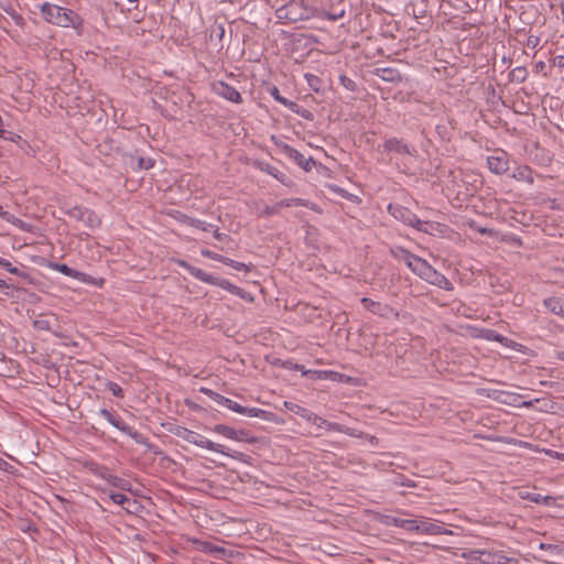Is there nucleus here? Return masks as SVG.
I'll use <instances>...</instances> for the list:
<instances>
[{
    "label": "nucleus",
    "instance_id": "f257e3e1",
    "mask_svg": "<svg viewBox=\"0 0 564 564\" xmlns=\"http://www.w3.org/2000/svg\"><path fill=\"white\" fill-rule=\"evenodd\" d=\"M391 253L395 259L403 261L414 274L427 283L444 290L453 289L452 282L444 274L435 270L426 260L412 254L403 248L393 249Z\"/></svg>",
    "mask_w": 564,
    "mask_h": 564
},
{
    "label": "nucleus",
    "instance_id": "f03ea898",
    "mask_svg": "<svg viewBox=\"0 0 564 564\" xmlns=\"http://www.w3.org/2000/svg\"><path fill=\"white\" fill-rule=\"evenodd\" d=\"M41 14L47 23L61 28H74L79 31L84 25L83 19L75 11L54 3H43Z\"/></svg>",
    "mask_w": 564,
    "mask_h": 564
},
{
    "label": "nucleus",
    "instance_id": "7ed1b4c3",
    "mask_svg": "<svg viewBox=\"0 0 564 564\" xmlns=\"http://www.w3.org/2000/svg\"><path fill=\"white\" fill-rule=\"evenodd\" d=\"M278 15L280 19H285L289 22H293V23L303 21V20H308L313 17H319V18L335 21L337 19L343 18L344 11H341L337 15H330L325 12L318 13L317 10L305 4L304 2L291 1L290 3H288L286 6H284L283 8H280L278 10Z\"/></svg>",
    "mask_w": 564,
    "mask_h": 564
},
{
    "label": "nucleus",
    "instance_id": "20e7f679",
    "mask_svg": "<svg viewBox=\"0 0 564 564\" xmlns=\"http://www.w3.org/2000/svg\"><path fill=\"white\" fill-rule=\"evenodd\" d=\"M174 434L188 443L197 445L198 447L206 448L208 451L219 453L226 456H230L232 458L237 457V453L229 454L228 452L225 451L224 445L214 443L210 440L204 437L203 435L193 432L186 427L178 426L177 429H175Z\"/></svg>",
    "mask_w": 564,
    "mask_h": 564
},
{
    "label": "nucleus",
    "instance_id": "39448f33",
    "mask_svg": "<svg viewBox=\"0 0 564 564\" xmlns=\"http://www.w3.org/2000/svg\"><path fill=\"white\" fill-rule=\"evenodd\" d=\"M391 523L406 531H417L424 534L436 535L445 533L440 523L429 520L393 518Z\"/></svg>",
    "mask_w": 564,
    "mask_h": 564
},
{
    "label": "nucleus",
    "instance_id": "423d86ee",
    "mask_svg": "<svg viewBox=\"0 0 564 564\" xmlns=\"http://www.w3.org/2000/svg\"><path fill=\"white\" fill-rule=\"evenodd\" d=\"M361 303L366 310L372 314L379 315L384 318H399V312L388 304L372 301L368 297H362Z\"/></svg>",
    "mask_w": 564,
    "mask_h": 564
},
{
    "label": "nucleus",
    "instance_id": "0eeeda50",
    "mask_svg": "<svg viewBox=\"0 0 564 564\" xmlns=\"http://www.w3.org/2000/svg\"><path fill=\"white\" fill-rule=\"evenodd\" d=\"M55 269L61 272L62 274L66 275V276H69V278H73L79 282H83V283H87V284H93V285H96L98 288H101L105 283V280L102 278H93L84 272H80V271H77L73 268H69L68 265L66 264H56L55 265Z\"/></svg>",
    "mask_w": 564,
    "mask_h": 564
},
{
    "label": "nucleus",
    "instance_id": "6e6552de",
    "mask_svg": "<svg viewBox=\"0 0 564 564\" xmlns=\"http://www.w3.org/2000/svg\"><path fill=\"white\" fill-rule=\"evenodd\" d=\"M297 370L301 371L302 376L311 377L316 380H330V381H346V376L334 370H312L305 369L303 366H297Z\"/></svg>",
    "mask_w": 564,
    "mask_h": 564
},
{
    "label": "nucleus",
    "instance_id": "1a4fd4ad",
    "mask_svg": "<svg viewBox=\"0 0 564 564\" xmlns=\"http://www.w3.org/2000/svg\"><path fill=\"white\" fill-rule=\"evenodd\" d=\"M213 91L228 100V101H231V102H235V104H240L242 102V97L240 95V93L232 86H230L229 84L225 83V82H216L213 84Z\"/></svg>",
    "mask_w": 564,
    "mask_h": 564
},
{
    "label": "nucleus",
    "instance_id": "9d476101",
    "mask_svg": "<svg viewBox=\"0 0 564 564\" xmlns=\"http://www.w3.org/2000/svg\"><path fill=\"white\" fill-rule=\"evenodd\" d=\"M489 170L495 174H503L509 169V158L505 151H496L487 158Z\"/></svg>",
    "mask_w": 564,
    "mask_h": 564
},
{
    "label": "nucleus",
    "instance_id": "9b49d317",
    "mask_svg": "<svg viewBox=\"0 0 564 564\" xmlns=\"http://www.w3.org/2000/svg\"><path fill=\"white\" fill-rule=\"evenodd\" d=\"M214 431L217 434L223 435L226 438L234 440L237 442H254L253 438H249L248 434L245 431H237L231 426L225 425V424H217L214 426Z\"/></svg>",
    "mask_w": 564,
    "mask_h": 564
},
{
    "label": "nucleus",
    "instance_id": "f8f14e48",
    "mask_svg": "<svg viewBox=\"0 0 564 564\" xmlns=\"http://www.w3.org/2000/svg\"><path fill=\"white\" fill-rule=\"evenodd\" d=\"M283 151L289 159L293 160L305 171H310L312 169L314 162L311 158L306 159L300 151L289 145H285Z\"/></svg>",
    "mask_w": 564,
    "mask_h": 564
},
{
    "label": "nucleus",
    "instance_id": "ddd939ff",
    "mask_svg": "<svg viewBox=\"0 0 564 564\" xmlns=\"http://www.w3.org/2000/svg\"><path fill=\"white\" fill-rule=\"evenodd\" d=\"M75 213H76V216L79 217L80 220H83L87 226H89L91 228L98 227L101 224L100 217L95 212H93L90 209L78 208L75 210Z\"/></svg>",
    "mask_w": 564,
    "mask_h": 564
},
{
    "label": "nucleus",
    "instance_id": "4468645a",
    "mask_svg": "<svg viewBox=\"0 0 564 564\" xmlns=\"http://www.w3.org/2000/svg\"><path fill=\"white\" fill-rule=\"evenodd\" d=\"M285 405L293 412H295L296 414L307 419L308 421L313 422L314 424H317L318 426H323V425H328V423L318 417L317 415L311 413L310 411H307L306 409L297 405V404H291L289 405L288 403H285Z\"/></svg>",
    "mask_w": 564,
    "mask_h": 564
},
{
    "label": "nucleus",
    "instance_id": "2eb2a0df",
    "mask_svg": "<svg viewBox=\"0 0 564 564\" xmlns=\"http://www.w3.org/2000/svg\"><path fill=\"white\" fill-rule=\"evenodd\" d=\"M383 148H384V151L397 153V154H409L410 153L409 147L395 138L388 139L383 143Z\"/></svg>",
    "mask_w": 564,
    "mask_h": 564
},
{
    "label": "nucleus",
    "instance_id": "dca6fc26",
    "mask_svg": "<svg viewBox=\"0 0 564 564\" xmlns=\"http://www.w3.org/2000/svg\"><path fill=\"white\" fill-rule=\"evenodd\" d=\"M476 336L480 337V338H485L487 340L498 341L506 347H510V344L512 343L510 339L498 334L497 332H495L492 329H480Z\"/></svg>",
    "mask_w": 564,
    "mask_h": 564
},
{
    "label": "nucleus",
    "instance_id": "f3484780",
    "mask_svg": "<svg viewBox=\"0 0 564 564\" xmlns=\"http://www.w3.org/2000/svg\"><path fill=\"white\" fill-rule=\"evenodd\" d=\"M544 305L553 314L564 317V299L552 296L544 300Z\"/></svg>",
    "mask_w": 564,
    "mask_h": 564
},
{
    "label": "nucleus",
    "instance_id": "a211bd4d",
    "mask_svg": "<svg viewBox=\"0 0 564 564\" xmlns=\"http://www.w3.org/2000/svg\"><path fill=\"white\" fill-rule=\"evenodd\" d=\"M512 177L516 178L517 181H523L529 184H532L534 182L533 172L527 165L517 167L512 173Z\"/></svg>",
    "mask_w": 564,
    "mask_h": 564
},
{
    "label": "nucleus",
    "instance_id": "6ab92c4d",
    "mask_svg": "<svg viewBox=\"0 0 564 564\" xmlns=\"http://www.w3.org/2000/svg\"><path fill=\"white\" fill-rule=\"evenodd\" d=\"M202 254L206 258H209L212 260H216V261H220L225 264H228V265H231L234 267L235 269H240L242 267V263H239V262H235L234 260L231 259H228L219 253H216V252H213L208 249H203L202 250Z\"/></svg>",
    "mask_w": 564,
    "mask_h": 564
},
{
    "label": "nucleus",
    "instance_id": "aec40b11",
    "mask_svg": "<svg viewBox=\"0 0 564 564\" xmlns=\"http://www.w3.org/2000/svg\"><path fill=\"white\" fill-rule=\"evenodd\" d=\"M176 263L181 267H183L184 269H186L189 274H192L194 278L198 279L199 281H209L208 278H207V272L203 271L202 269H198V268H195L191 264H188L186 261L184 260H177Z\"/></svg>",
    "mask_w": 564,
    "mask_h": 564
},
{
    "label": "nucleus",
    "instance_id": "412c9836",
    "mask_svg": "<svg viewBox=\"0 0 564 564\" xmlns=\"http://www.w3.org/2000/svg\"><path fill=\"white\" fill-rule=\"evenodd\" d=\"M207 278L209 281H204L205 283H208V284H213V285H217L230 293L234 294V292H236V288L237 285L230 283L229 281L227 280H224V279H218V278H215L213 276L212 274L207 273Z\"/></svg>",
    "mask_w": 564,
    "mask_h": 564
},
{
    "label": "nucleus",
    "instance_id": "4be33fe9",
    "mask_svg": "<svg viewBox=\"0 0 564 564\" xmlns=\"http://www.w3.org/2000/svg\"><path fill=\"white\" fill-rule=\"evenodd\" d=\"M243 415L249 416V417H261L265 421H271L273 417L272 412H269V411H265L262 409H258V408H246V412Z\"/></svg>",
    "mask_w": 564,
    "mask_h": 564
},
{
    "label": "nucleus",
    "instance_id": "5701e85b",
    "mask_svg": "<svg viewBox=\"0 0 564 564\" xmlns=\"http://www.w3.org/2000/svg\"><path fill=\"white\" fill-rule=\"evenodd\" d=\"M520 497L523 499H528L530 501H533L535 503H543V505H550V501L553 500L550 496H542L540 494H533V492H520Z\"/></svg>",
    "mask_w": 564,
    "mask_h": 564
},
{
    "label": "nucleus",
    "instance_id": "b1692460",
    "mask_svg": "<svg viewBox=\"0 0 564 564\" xmlns=\"http://www.w3.org/2000/svg\"><path fill=\"white\" fill-rule=\"evenodd\" d=\"M193 544L195 545L196 550L206 552V553H215L218 552L219 549L209 542L206 541H199V540H193Z\"/></svg>",
    "mask_w": 564,
    "mask_h": 564
},
{
    "label": "nucleus",
    "instance_id": "393cba45",
    "mask_svg": "<svg viewBox=\"0 0 564 564\" xmlns=\"http://www.w3.org/2000/svg\"><path fill=\"white\" fill-rule=\"evenodd\" d=\"M280 206L292 207V206H306L305 202L301 198H290L282 200Z\"/></svg>",
    "mask_w": 564,
    "mask_h": 564
},
{
    "label": "nucleus",
    "instance_id": "a878e982",
    "mask_svg": "<svg viewBox=\"0 0 564 564\" xmlns=\"http://www.w3.org/2000/svg\"><path fill=\"white\" fill-rule=\"evenodd\" d=\"M139 169L149 170L154 166V160L151 158H141L138 162Z\"/></svg>",
    "mask_w": 564,
    "mask_h": 564
},
{
    "label": "nucleus",
    "instance_id": "bb28decb",
    "mask_svg": "<svg viewBox=\"0 0 564 564\" xmlns=\"http://www.w3.org/2000/svg\"><path fill=\"white\" fill-rule=\"evenodd\" d=\"M236 290L237 291L234 292L235 295L241 297L242 300H245L247 302H253V296L249 292L245 291L243 289H241L239 286H237Z\"/></svg>",
    "mask_w": 564,
    "mask_h": 564
},
{
    "label": "nucleus",
    "instance_id": "cd10ccee",
    "mask_svg": "<svg viewBox=\"0 0 564 564\" xmlns=\"http://www.w3.org/2000/svg\"><path fill=\"white\" fill-rule=\"evenodd\" d=\"M0 265L3 269L8 270L12 274H18L19 273L18 268L13 267L10 261H8L7 259H3L1 257H0Z\"/></svg>",
    "mask_w": 564,
    "mask_h": 564
},
{
    "label": "nucleus",
    "instance_id": "c85d7f7f",
    "mask_svg": "<svg viewBox=\"0 0 564 564\" xmlns=\"http://www.w3.org/2000/svg\"><path fill=\"white\" fill-rule=\"evenodd\" d=\"M272 96L274 97V99H275L278 102H280V104H282V105H284V106H286V107H292V106H294V102H291V101H289L286 98H284V97H282V96H280V95H279V91H278V89H276V88H274V89H273V91H272Z\"/></svg>",
    "mask_w": 564,
    "mask_h": 564
},
{
    "label": "nucleus",
    "instance_id": "c756f323",
    "mask_svg": "<svg viewBox=\"0 0 564 564\" xmlns=\"http://www.w3.org/2000/svg\"><path fill=\"white\" fill-rule=\"evenodd\" d=\"M108 389L112 392L113 395L119 397V398L123 397V391L118 383H116V382L108 383Z\"/></svg>",
    "mask_w": 564,
    "mask_h": 564
},
{
    "label": "nucleus",
    "instance_id": "7c9ffc66",
    "mask_svg": "<svg viewBox=\"0 0 564 564\" xmlns=\"http://www.w3.org/2000/svg\"><path fill=\"white\" fill-rule=\"evenodd\" d=\"M111 500L117 503V505H124L126 501H128V497L124 496L123 494H112L110 496Z\"/></svg>",
    "mask_w": 564,
    "mask_h": 564
},
{
    "label": "nucleus",
    "instance_id": "2f4dec72",
    "mask_svg": "<svg viewBox=\"0 0 564 564\" xmlns=\"http://www.w3.org/2000/svg\"><path fill=\"white\" fill-rule=\"evenodd\" d=\"M230 410L238 414L243 415L246 412V406H242L239 403H237L236 401H234Z\"/></svg>",
    "mask_w": 564,
    "mask_h": 564
},
{
    "label": "nucleus",
    "instance_id": "473e14b6",
    "mask_svg": "<svg viewBox=\"0 0 564 564\" xmlns=\"http://www.w3.org/2000/svg\"><path fill=\"white\" fill-rule=\"evenodd\" d=\"M412 218H413V217H412L411 215H409V217H408V218H404V219H403V221H404V223H408L409 225L414 226V227H416V228H419V229H422V227H421V226H422V223H421L420 220H417V219H416L415 221H413V219H412Z\"/></svg>",
    "mask_w": 564,
    "mask_h": 564
},
{
    "label": "nucleus",
    "instance_id": "72a5a7b5",
    "mask_svg": "<svg viewBox=\"0 0 564 564\" xmlns=\"http://www.w3.org/2000/svg\"><path fill=\"white\" fill-rule=\"evenodd\" d=\"M100 415L104 416L107 421H109L111 424L116 425L113 421V415L108 410H100Z\"/></svg>",
    "mask_w": 564,
    "mask_h": 564
},
{
    "label": "nucleus",
    "instance_id": "f704fd0d",
    "mask_svg": "<svg viewBox=\"0 0 564 564\" xmlns=\"http://www.w3.org/2000/svg\"><path fill=\"white\" fill-rule=\"evenodd\" d=\"M227 399H228V398H226V397H224V395H221V394H219V393H217V392L215 393V395H214V398H213V400H214L215 402H217L218 404H220V405H223V406L225 405V401H226Z\"/></svg>",
    "mask_w": 564,
    "mask_h": 564
},
{
    "label": "nucleus",
    "instance_id": "c9c22d12",
    "mask_svg": "<svg viewBox=\"0 0 564 564\" xmlns=\"http://www.w3.org/2000/svg\"><path fill=\"white\" fill-rule=\"evenodd\" d=\"M227 399H228V398H226V397H224V395H221V394H219V393H217V392L215 393V395H214V398H213V400H214L215 402H217L218 404H220V405H223V406L225 405V401H226Z\"/></svg>",
    "mask_w": 564,
    "mask_h": 564
},
{
    "label": "nucleus",
    "instance_id": "e433bc0d",
    "mask_svg": "<svg viewBox=\"0 0 564 564\" xmlns=\"http://www.w3.org/2000/svg\"><path fill=\"white\" fill-rule=\"evenodd\" d=\"M199 391H200L202 393L206 394L207 397H209L210 399H213V398H214V395H215V393H216L215 391L210 390L209 388H205V387H202V388L199 389Z\"/></svg>",
    "mask_w": 564,
    "mask_h": 564
},
{
    "label": "nucleus",
    "instance_id": "4c0bfd02",
    "mask_svg": "<svg viewBox=\"0 0 564 564\" xmlns=\"http://www.w3.org/2000/svg\"><path fill=\"white\" fill-rule=\"evenodd\" d=\"M9 467V464L0 457V470H7Z\"/></svg>",
    "mask_w": 564,
    "mask_h": 564
},
{
    "label": "nucleus",
    "instance_id": "58836bf2",
    "mask_svg": "<svg viewBox=\"0 0 564 564\" xmlns=\"http://www.w3.org/2000/svg\"><path fill=\"white\" fill-rule=\"evenodd\" d=\"M193 225H195L197 228H200L203 230H207V228L205 227V224L199 220L193 221Z\"/></svg>",
    "mask_w": 564,
    "mask_h": 564
},
{
    "label": "nucleus",
    "instance_id": "ea45409f",
    "mask_svg": "<svg viewBox=\"0 0 564 564\" xmlns=\"http://www.w3.org/2000/svg\"><path fill=\"white\" fill-rule=\"evenodd\" d=\"M232 402H234V400H231V399H229V398H228V399L225 401V405H224V406L230 410V409H231V405H232Z\"/></svg>",
    "mask_w": 564,
    "mask_h": 564
},
{
    "label": "nucleus",
    "instance_id": "a19ab883",
    "mask_svg": "<svg viewBox=\"0 0 564 564\" xmlns=\"http://www.w3.org/2000/svg\"><path fill=\"white\" fill-rule=\"evenodd\" d=\"M272 175H273L276 180H279V181L283 182V176H284V175H283L282 173H272Z\"/></svg>",
    "mask_w": 564,
    "mask_h": 564
},
{
    "label": "nucleus",
    "instance_id": "79ce46f5",
    "mask_svg": "<svg viewBox=\"0 0 564 564\" xmlns=\"http://www.w3.org/2000/svg\"><path fill=\"white\" fill-rule=\"evenodd\" d=\"M554 456L561 460H564V453H558V452H555L554 453Z\"/></svg>",
    "mask_w": 564,
    "mask_h": 564
},
{
    "label": "nucleus",
    "instance_id": "37998d69",
    "mask_svg": "<svg viewBox=\"0 0 564 564\" xmlns=\"http://www.w3.org/2000/svg\"><path fill=\"white\" fill-rule=\"evenodd\" d=\"M6 288H8L7 282H6L4 280H1V279H0V290H1V289H6Z\"/></svg>",
    "mask_w": 564,
    "mask_h": 564
},
{
    "label": "nucleus",
    "instance_id": "c03bdc74",
    "mask_svg": "<svg viewBox=\"0 0 564 564\" xmlns=\"http://www.w3.org/2000/svg\"><path fill=\"white\" fill-rule=\"evenodd\" d=\"M397 212L401 213L402 210L399 208H394V212H392V216L398 217Z\"/></svg>",
    "mask_w": 564,
    "mask_h": 564
},
{
    "label": "nucleus",
    "instance_id": "a18cd8bd",
    "mask_svg": "<svg viewBox=\"0 0 564 564\" xmlns=\"http://www.w3.org/2000/svg\"><path fill=\"white\" fill-rule=\"evenodd\" d=\"M217 239H221V235L220 234H216L215 235Z\"/></svg>",
    "mask_w": 564,
    "mask_h": 564
},
{
    "label": "nucleus",
    "instance_id": "49530a36",
    "mask_svg": "<svg viewBox=\"0 0 564 564\" xmlns=\"http://www.w3.org/2000/svg\"><path fill=\"white\" fill-rule=\"evenodd\" d=\"M561 358L564 360V352L561 354Z\"/></svg>",
    "mask_w": 564,
    "mask_h": 564
},
{
    "label": "nucleus",
    "instance_id": "de8ad7c7",
    "mask_svg": "<svg viewBox=\"0 0 564 564\" xmlns=\"http://www.w3.org/2000/svg\"><path fill=\"white\" fill-rule=\"evenodd\" d=\"M130 2H137L138 0H129Z\"/></svg>",
    "mask_w": 564,
    "mask_h": 564
}]
</instances>
